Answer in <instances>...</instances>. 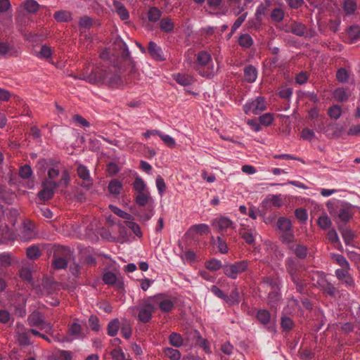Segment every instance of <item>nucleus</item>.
Segmentation results:
<instances>
[{
	"mask_svg": "<svg viewBox=\"0 0 360 360\" xmlns=\"http://www.w3.org/2000/svg\"><path fill=\"white\" fill-rule=\"evenodd\" d=\"M350 269H338L335 271V276L340 280L344 282L349 287L354 286V281L349 274Z\"/></svg>",
	"mask_w": 360,
	"mask_h": 360,
	"instance_id": "13",
	"label": "nucleus"
},
{
	"mask_svg": "<svg viewBox=\"0 0 360 360\" xmlns=\"http://www.w3.org/2000/svg\"><path fill=\"white\" fill-rule=\"evenodd\" d=\"M54 18L58 22H68L71 20L72 15L67 11H58L54 13Z\"/></svg>",
	"mask_w": 360,
	"mask_h": 360,
	"instance_id": "30",
	"label": "nucleus"
},
{
	"mask_svg": "<svg viewBox=\"0 0 360 360\" xmlns=\"http://www.w3.org/2000/svg\"><path fill=\"white\" fill-rule=\"evenodd\" d=\"M284 18V13L280 8H275L272 11L271 18L277 22L281 21Z\"/></svg>",
	"mask_w": 360,
	"mask_h": 360,
	"instance_id": "63",
	"label": "nucleus"
},
{
	"mask_svg": "<svg viewBox=\"0 0 360 360\" xmlns=\"http://www.w3.org/2000/svg\"><path fill=\"white\" fill-rule=\"evenodd\" d=\"M257 319L261 323L266 325L270 321L271 314L266 309H259L257 313Z\"/></svg>",
	"mask_w": 360,
	"mask_h": 360,
	"instance_id": "32",
	"label": "nucleus"
},
{
	"mask_svg": "<svg viewBox=\"0 0 360 360\" xmlns=\"http://www.w3.org/2000/svg\"><path fill=\"white\" fill-rule=\"evenodd\" d=\"M27 256L31 259H35L40 255V250L36 246H31L27 249Z\"/></svg>",
	"mask_w": 360,
	"mask_h": 360,
	"instance_id": "54",
	"label": "nucleus"
},
{
	"mask_svg": "<svg viewBox=\"0 0 360 360\" xmlns=\"http://www.w3.org/2000/svg\"><path fill=\"white\" fill-rule=\"evenodd\" d=\"M349 43H354L359 38L360 28L359 26H351L347 31Z\"/></svg>",
	"mask_w": 360,
	"mask_h": 360,
	"instance_id": "26",
	"label": "nucleus"
},
{
	"mask_svg": "<svg viewBox=\"0 0 360 360\" xmlns=\"http://www.w3.org/2000/svg\"><path fill=\"white\" fill-rule=\"evenodd\" d=\"M151 200L150 193L148 191L137 193L135 201L139 206L146 205Z\"/></svg>",
	"mask_w": 360,
	"mask_h": 360,
	"instance_id": "21",
	"label": "nucleus"
},
{
	"mask_svg": "<svg viewBox=\"0 0 360 360\" xmlns=\"http://www.w3.org/2000/svg\"><path fill=\"white\" fill-rule=\"evenodd\" d=\"M266 101L263 97L259 96L254 100L248 101L243 106L245 114L259 115L266 110Z\"/></svg>",
	"mask_w": 360,
	"mask_h": 360,
	"instance_id": "7",
	"label": "nucleus"
},
{
	"mask_svg": "<svg viewBox=\"0 0 360 360\" xmlns=\"http://www.w3.org/2000/svg\"><path fill=\"white\" fill-rule=\"evenodd\" d=\"M20 276L26 281H30L32 279V271L30 267H22L20 271Z\"/></svg>",
	"mask_w": 360,
	"mask_h": 360,
	"instance_id": "64",
	"label": "nucleus"
},
{
	"mask_svg": "<svg viewBox=\"0 0 360 360\" xmlns=\"http://www.w3.org/2000/svg\"><path fill=\"white\" fill-rule=\"evenodd\" d=\"M160 138L169 148H174L176 145L174 139L169 135L162 133Z\"/></svg>",
	"mask_w": 360,
	"mask_h": 360,
	"instance_id": "51",
	"label": "nucleus"
},
{
	"mask_svg": "<svg viewBox=\"0 0 360 360\" xmlns=\"http://www.w3.org/2000/svg\"><path fill=\"white\" fill-rule=\"evenodd\" d=\"M241 235L247 243L251 244L255 241L257 232L255 230L247 229L244 230L243 232L241 233Z\"/></svg>",
	"mask_w": 360,
	"mask_h": 360,
	"instance_id": "38",
	"label": "nucleus"
},
{
	"mask_svg": "<svg viewBox=\"0 0 360 360\" xmlns=\"http://www.w3.org/2000/svg\"><path fill=\"white\" fill-rule=\"evenodd\" d=\"M211 241L217 246L218 250L221 253L226 254L229 252V248L226 241L220 236H218L216 239L214 237H212Z\"/></svg>",
	"mask_w": 360,
	"mask_h": 360,
	"instance_id": "25",
	"label": "nucleus"
},
{
	"mask_svg": "<svg viewBox=\"0 0 360 360\" xmlns=\"http://www.w3.org/2000/svg\"><path fill=\"white\" fill-rule=\"evenodd\" d=\"M132 311H138V319L143 323H148L152 319L153 313L156 310L151 296L141 300L136 307L131 308Z\"/></svg>",
	"mask_w": 360,
	"mask_h": 360,
	"instance_id": "3",
	"label": "nucleus"
},
{
	"mask_svg": "<svg viewBox=\"0 0 360 360\" xmlns=\"http://www.w3.org/2000/svg\"><path fill=\"white\" fill-rule=\"evenodd\" d=\"M248 268V261L243 260L234 263H227L224 264L223 271L227 277L231 279H236L239 274L247 271Z\"/></svg>",
	"mask_w": 360,
	"mask_h": 360,
	"instance_id": "4",
	"label": "nucleus"
},
{
	"mask_svg": "<svg viewBox=\"0 0 360 360\" xmlns=\"http://www.w3.org/2000/svg\"><path fill=\"white\" fill-rule=\"evenodd\" d=\"M169 343L175 347H179L183 345V338L181 335L176 333H172L169 337Z\"/></svg>",
	"mask_w": 360,
	"mask_h": 360,
	"instance_id": "37",
	"label": "nucleus"
},
{
	"mask_svg": "<svg viewBox=\"0 0 360 360\" xmlns=\"http://www.w3.org/2000/svg\"><path fill=\"white\" fill-rule=\"evenodd\" d=\"M35 236L33 226L30 224H24L19 233L20 238L22 241H28L32 239Z\"/></svg>",
	"mask_w": 360,
	"mask_h": 360,
	"instance_id": "15",
	"label": "nucleus"
},
{
	"mask_svg": "<svg viewBox=\"0 0 360 360\" xmlns=\"http://www.w3.org/2000/svg\"><path fill=\"white\" fill-rule=\"evenodd\" d=\"M120 328V321L117 319H114L108 324V335L110 336H115L117 335Z\"/></svg>",
	"mask_w": 360,
	"mask_h": 360,
	"instance_id": "27",
	"label": "nucleus"
},
{
	"mask_svg": "<svg viewBox=\"0 0 360 360\" xmlns=\"http://www.w3.org/2000/svg\"><path fill=\"white\" fill-rule=\"evenodd\" d=\"M336 77L340 82H346L349 79L348 72L345 68H340L337 72Z\"/></svg>",
	"mask_w": 360,
	"mask_h": 360,
	"instance_id": "56",
	"label": "nucleus"
},
{
	"mask_svg": "<svg viewBox=\"0 0 360 360\" xmlns=\"http://www.w3.org/2000/svg\"><path fill=\"white\" fill-rule=\"evenodd\" d=\"M277 227L281 233L283 242L290 243L293 240L294 233L292 230V224L290 219L280 217L277 221Z\"/></svg>",
	"mask_w": 360,
	"mask_h": 360,
	"instance_id": "5",
	"label": "nucleus"
},
{
	"mask_svg": "<svg viewBox=\"0 0 360 360\" xmlns=\"http://www.w3.org/2000/svg\"><path fill=\"white\" fill-rule=\"evenodd\" d=\"M301 137L304 140L311 141L315 138V133L311 129H304L301 132Z\"/></svg>",
	"mask_w": 360,
	"mask_h": 360,
	"instance_id": "61",
	"label": "nucleus"
},
{
	"mask_svg": "<svg viewBox=\"0 0 360 360\" xmlns=\"http://www.w3.org/2000/svg\"><path fill=\"white\" fill-rule=\"evenodd\" d=\"M111 356L114 360H125V354L120 348H117L111 352Z\"/></svg>",
	"mask_w": 360,
	"mask_h": 360,
	"instance_id": "62",
	"label": "nucleus"
},
{
	"mask_svg": "<svg viewBox=\"0 0 360 360\" xmlns=\"http://www.w3.org/2000/svg\"><path fill=\"white\" fill-rule=\"evenodd\" d=\"M122 184L117 179H112L108 184V191L112 195H118L122 190Z\"/></svg>",
	"mask_w": 360,
	"mask_h": 360,
	"instance_id": "22",
	"label": "nucleus"
},
{
	"mask_svg": "<svg viewBox=\"0 0 360 360\" xmlns=\"http://www.w3.org/2000/svg\"><path fill=\"white\" fill-rule=\"evenodd\" d=\"M205 266L207 269L216 271L219 270L220 269H223L224 265L221 262L217 259L212 258L205 263Z\"/></svg>",
	"mask_w": 360,
	"mask_h": 360,
	"instance_id": "24",
	"label": "nucleus"
},
{
	"mask_svg": "<svg viewBox=\"0 0 360 360\" xmlns=\"http://www.w3.org/2000/svg\"><path fill=\"white\" fill-rule=\"evenodd\" d=\"M58 185L53 181L45 180L42 184V190L39 192L38 197L43 201L51 199L53 194L54 190Z\"/></svg>",
	"mask_w": 360,
	"mask_h": 360,
	"instance_id": "11",
	"label": "nucleus"
},
{
	"mask_svg": "<svg viewBox=\"0 0 360 360\" xmlns=\"http://www.w3.org/2000/svg\"><path fill=\"white\" fill-rule=\"evenodd\" d=\"M109 207H110V210L113 213H115V214H117L120 217L125 219V221H130L131 219H134V217H132V215H131L130 214H129V213H127V212L120 210V208H118L116 206L110 205L109 206Z\"/></svg>",
	"mask_w": 360,
	"mask_h": 360,
	"instance_id": "31",
	"label": "nucleus"
},
{
	"mask_svg": "<svg viewBox=\"0 0 360 360\" xmlns=\"http://www.w3.org/2000/svg\"><path fill=\"white\" fill-rule=\"evenodd\" d=\"M329 117L334 120H338L342 115V108L337 105L331 106L328 111Z\"/></svg>",
	"mask_w": 360,
	"mask_h": 360,
	"instance_id": "44",
	"label": "nucleus"
},
{
	"mask_svg": "<svg viewBox=\"0 0 360 360\" xmlns=\"http://www.w3.org/2000/svg\"><path fill=\"white\" fill-rule=\"evenodd\" d=\"M210 227L206 224H198L192 225L188 230L186 234L193 237L195 235H206L210 233Z\"/></svg>",
	"mask_w": 360,
	"mask_h": 360,
	"instance_id": "14",
	"label": "nucleus"
},
{
	"mask_svg": "<svg viewBox=\"0 0 360 360\" xmlns=\"http://www.w3.org/2000/svg\"><path fill=\"white\" fill-rule=\"evenodd\" d=\"M148 52L150 56L157 60H163L164 56L162 49L155 42L150 41L148 44Z\"/></svg>",
	"mask_w": 360,
	"mask_h": 360,
	"instance_id": "16",
	"label": "nucleus"
},
{
	"mask_svg": "<svg viewBox=\"0 0 360 360\" xmlns=\"http://www.w3.org/2000/svg\"><path fill=\"white\" fill-rule=\"evenodd\" d=\"M264 282L269 285L273 290L269 293L268 295V304L271 309H276L279 306V302L281 300V295L276 288L275 287L276 283H274L270 278H266Z\"/></svg>",
	"mask_w": 360,
	"mask_h": 360,
	"instance_id": "10",
	"label": "nucleus"
},
{
	"mask_svg": "<svg viewBox=\"0 0 360 360\" xmlns=\"http://www.w3.org/2000/svg\"><path fill=\"white\" fill-rule=\"evenodd\" d=\"M37 56L40 58H49L52 56V51L49 46H42Z\"/></svg>",
	"mask_w": 360,
	"mask_h": 360,
	"instance_id": "53",
	"label": "nucleus"
},
{
	"mask_svg": "<svg viewBox=\"0 0 360 360\" xmlns=\"http://www.w3.org/2000/svg\"><path fill=\"white\" fill-rule=\"evenodd\" d=\"M39 4L35 0H26L25 2V9L32 13H34L38 11Z\"/></svg>",
	"mask_w": 360,
	"mask_h": 360,
	"instance_id": "40",
	"label": "nucleus"
},
{
	"mask_svg": "<svg viewBox=\"0 0 360 360\" xmlns=\"http://www.w3.org/2000/svg\"><path fill=\"white\" fill-rule=\"evenodd\" d=\"M332 258L338 264L342 267L341 269H350L349 262L343 255L339 254H333Z\"/></svg>",
	"mask_w": 360,
	"mask_h": 360,
	"instance_id": "35",
	"label": "nucleus"
},
{
	"mask_svg": "<svg viewBox=\"0 0 360 360\" xmlns=\"http://www.w3.org/2000/svg\"><path fill=\"white\" fill-rule=\"evenodd\" d=\"M133 186L134 190L137 192V193L148 191L146 183L140 177H136L135 179V181L133 184Z\"/></svg>",
	"mask_w": 360,
	"mask_h": 360,
	"instance_id": "34",
	"label": "nucleus"
},
{
	"mask_svg": "<svg viewBox=\"0 0 360 360\" xmlns=\"http://www.w3.org/2000/svg\"><path fill=\"white\" fill-rule=\"evenodd\" d=\"M163 352L170 360H179L181 358V353L176 349L167 347L164 349Z\"/></svg>",
	"mask_w": 360,
	"mask_h": 360,
	"instance_id": "36",
	"label": "nucleus"
},
{
	"mask_svg": "<svg viewBox=\"0 0 360 360\" xmlns=\"http://www.w3.org/2000/svg\"><path fill=\"white\" fill-rule=\"evenodd\" d=\"M125 223L127 227L129 228L136 236L139 238L142 236L141 228L138 224L134 221V219H131L130 221H126Z\"/></svg>",
	"mask_w": 360,
	"mask_h": 360,
	"instance_id": "46",
	"label": "nucleus"
},
{
	"mask_svg": "<svg viewBox=\"0 0 360 360\" xmlns=\"http://www.w3.org/2000/svg\"><path fill=\"white\" fill-rule=\"evenodd\" d=\"M238 43L241 46L249 48L252 44L253 40L248 34H243L240 35Z\"/></svg>",
	"mask_w": 360,
	"mask_h": 360,
	"instance_id": "45",
	"label": "nucleus"
},
{
	"mask_svg": "<svg viewBox=\"0 0 360 360\" xmlns=\"http://www.w3.org/2000/svg\"><path fill=\"white\" fill-rule=\"evenodd\" d=\"M354 233L350 229H345L342 233V238L345 241V245H350L352 240L354 238Z\"/></svg>",
	"mask_w": 360,
	"mask_h": 360,
	"instance_id": "58",
	"label": "nucleus"
},
{
	"mask_svg": "<svg viewBox=\"0 0 360 360\" xmlns=\"http://www.w3.org/2000/svg\"><path fill=\"white\" fill-rule=\"evenodd\" d=\"M85 79L91 84H105L111 88H118L122 85L120 76L106 68L95 69Z\"/></svg>",
	"mask_w": 360,
	"mask_h": 360,
	"instance_id": "1",
	"label": "nucleus"
},
{
	"mask_svg": "<svg viewBox=\"0 0 360 360\" xmlns=\"http://www.w3.org/2000/svg\"><path fill=\"white\" fill-rule=\"evenodd\" d=\"M260 124L264 126L270 125L274 121V116L271 113L267 112L261 115L259 118Z\"/></svg>",
	"mask_w": 360,
	"mask_h": 360,
	"instance_id": "52",
	"label": "nucleus"
},
{
	"mask_svg": "<svg viewBox=\"0 0 360 360\" xmlns=\"http://www.w3.org/2000/svg\"><path fill=\"white\" fill-rule=\"evenodd\" d=\"M151 297L156 309L159 308L163 312H169L174 307V301L165 294L160 293Z\"/></svg>",
	"mask_w": 360,
	"mask_h": 360,
	"instance_id": "8",
	"label": "nucleus"
},
{
	"mask_svg": "<svg viewBox=\"0 0 360 360\" xmlns=\"http://www.w3.org/2000/svg\"><path fill=\"white\" fill-rule=\"evenodd\" d=\"M286 269L288 273L290 275L291 279L296 285L298 291L302 292L303 290L304 283L300 279L297 274L299 269V265L291 259H288L286 261Z\"/></svg>",
	"mask_w": 360,
	"mask_h": 360,
	"instance_id": "9",
	"label": "nucleus"
},
{
	"mask_svg": "<svg viewBox=\"0 0 360 360\" xmlns=\"http://www.w3.org/2000/svg\"><path fill=\"white\" fill-rule=\"evenodd\" d=\"M245 79L250 83L254 82L257 77V70L252 65H248L244 69Z\"/></svg>",
	"mask_w": 360,
	"mask_h": 360,
	"instance_id": "20",
	"label": "nucleus"
},
{
	"mask_svg": "<svg viewBox=\"0 0 360 360\" xmlns=\"http://www.w3.org/2000/svg\"><path fill=\"white\" fill-rule=\"evenodd\" d=\"M290 31L297 36H302L306 32V27L302 23L295 22L291 25Z\"/></svg>",
	"mask_w": 360,
	"mask_h": 360,
	"instance_id": "41",
	"label": "nucleus"
},
{
	"mask_svg": "<svg viewBox=\"0 0 360 360\" xmlns=\"http://www.w3.org/2000/svg\"><path fill=\"white\" fill-rule=\"evenodd\" d=\"M161 12L158 8L153 7L150 8L148 13V18L150 21L155 22L160 19Z\"/></svg>",
	"mask_w": 360,
	"mask_h": 360,
	"instance_id": "49",
	"label": "nucleus"
},
{
	"mask_svg": "<svg viewBox=\"0 0 360 360\" xmlns=\"http://www.w3.org/2000/svg\"><path fill=\"white\" fill-rule=\"evenodd\" d=\"M348 94L343 88H338L333 92V97L335 101L342 102L348 98Z\"/></svg>",
	"mask_w": 360,
	"mask_h": 360,
	"instance_id": "39",
	"label": "nucleus"
},
{
	"mask_svg": "<svg viewBox=\"0 0 360 360\" xmlns=\"http://www.w3.org/2000/svg\"><path fill=\"white\" fill-rule=\"evenodd\" d=\"M353 215L352 209L349 206H345L340 208L338 214L339 219L344 222H348Z\"/></svg>",
	"mask_w": 360,
	"mask_h": 360,
	"instance_id": "18",
	"label": "nucleus"
},
{
	"mask_svg": "<svg viewBox=\"0 0 360 360\" xmlns=\"http://www.w3.org/2000/svg\"><path fill=\"white\" fill-rule=\"evenodd\" d=\"M224 301L230 305L238 304L240 302L238 292L237 290H233L229 296L226 295V298L224 299Z\"/></svg>",
	"mask_w": 360,
	"mask_h": 360,
	"instance_id": "42",
	"label": "nucleus"
},
{
	"mask_svg": "<svg viewBox=\"0 0 360 360\" xmlns=\"http://www.w3.org/2000/svg\"><path fill=\"white\" fill-rule=\"evenodd\" d=\"M195 70L200 76L208 79L212 78L217 72V70L214 68L211 55L205 51L198 53Z\"/></svg>",
	"mask_w": 360,
	"mask_h": 360,
	"instance_id": "2",
	"label": "nucleus"
},
{
	"mask_svg": "<svg viewBox=\"0 0 360 360\" xmlns=\"http://www.w3.org/2000/svg\"><path fill=\"white\" fill-rule=\"evenodd\" d=\"M156 186L158 191V193L160 195H162L166 190V184L165 183L164 179L161 176H158L156 178Z\"/></svg>",
	"mask_w": 360,
	"mask_h": 360,
	"instance_id": "60",
	"label": "nucleus"
},
{
	"mask_svg": "<svg viewBox=\"0 0 360 360\" xmlns=\"http://www.w3.org/2000/svg\"><path fill=\"white\" fill-rule=\"evenodd\" d=\"M281 326L283 330L288 331L293 328L294 322L290 318L283 316L281 318Z\"/></svg>",
	"mask_w": 360,
	"mask_h": 360,
	"instance_id": "47",
	"label": "nucleus"
},
{
	"mask_svg": "<svg viewBox=\"0 0 360 360\" xmlns=\"http://www.w3.org/2000/svg\"><path fill=\"white\" fill-rule=\"evenodd\" d=\"M116 11L122 20H127L129 17V12L126 8L120 2L115 1L114 3Z\"/></svg>",
	"mask_w": 360,
	"mask_h": 360,
	"instance_id": "33",
	"label": "nucleus"
},
{
	"mask_svg": "<svg viewBox=\"0 0 360 360\" xmlns=\"http://www.w3.org/2000/svg\"><path fill=\"white\" fill-rule=\"evenodd\" d=\"M32 174V170L30 165H25L19 171V175L23 179H28Z\"/></svg>",
	"mask_w": 360,
	"mask_h": 360,
	"instance_id": "57",
	"label": "nucleus"
},
{
	"mask_svg": "<svg viewBox=\"0 0 360 360\" xmlns=\"http://www.w3.org/2000/svg\"><path fill=\"white\" fill-rule=\"evenodd\" d=\"M291 250L300 258H304L307 255V248L306 246L300 244H295L291 246Z\"/></svg>",
	"mask_w": 360,
	"mask_h": 360,
	"instance_id": "29",
	"label": "nucleus"
},
{
	"mask_svg": "<svg viewBox=\"0 0 360 360\" xmlns=\"http://www.w3.org/2000/svg\"><path fill=\"white\" fill-rule=\"evenodd\" d=\"M211 224L214 229H216L219 233H223L226 231L229 228L231 227L233 222L229 218L220 216L212 219Z\"/></svg>",
	"mask_w": 360,
	"mask_h": 360,
	"instance_id": "12",
	"label": "nucleus"
},
{
	"mask_svg": "<svg viewBox=\"0 0 360 360\" xmlns=\"http://www.w3.org/2000/svg\"><path fill=\"white\" fill-rule=\"evenodd\" d=\"M28 324L32 327H37L46 333L52 331L53 326L44 320L43 314L39 311L32 312L27 319Z\"/></svg>",
	"mask_w": 360,
	"mask_h": 360,
	"instance_id": "6",
	"label": "nucleus"
},
{
	"mask_svg": "<svg viewBox=\"0 0 360 360\" xmlns=\"http://www.w3.org/2000/svg\"><path fill=\"white\" fill-rule=\"evenodd\" d=\"M174 25L169 18H164L160 20V27L165 32H171L174 29Z\"/></svg>",
	"mask_w": 360,
	"mask_h": 360,
	"instance_id": "28",
	"label": "nucleus"
},
{
	"mask_svg": "<svg viewBox=\"0 0 360 360\" xmlns=\"http://www.w3.org/2000/svg\"><path fill=\"white\" fill-rule=\"evenodd\" d=\"M175 81L181 86H189L194 82L193 76L187 74L178 73L173 75Z\"/></svg>",
	"mask_w": 360,
	"mask_h": 360,
	"instance_id": "17",
	"label": "nucleus"
},
{
	"mask_svg": "<svg viewBox=\"0 0 360 360\" xmlns=\"http://www.w3.org/2000/svg\"><path fill=\"white\" fill-rule=\"evenodd\" d=\"M103 280L105 284L113 285L117 281V276L115 274L108 271L104 274Z\"/></svg>",
	"mask_w": 360,
	"mask_h": 360,
	"instance_id": "55",
	"label": "nucleus"
},
{
	"mask_svg": "<svg viewBox=\"0 0 360 360\" xmlns=\"http://www.w3.org/2000/svg\"><path fill=\"white\" fill-rule=\"evenodd\" d=\"M344 10L348 13L351 14L356 10V5L353 0H346L344 3Z\"/></svg>",
	"mask_w": 360,
	"mask_h": 360,
	"instance_id": "59",
	"label": "nucleus"
},
{
	"mask_svg": "<svg viewBox=\"0 0 360 360\" xmlns=\"http://www.w3.org/2000/svg\"><path fill=\"white\" fill-rule=\"evenodd\" d=\"M318 225L322 229H327L331 226V220L327 214H323L318 219Z\"/></svg>",
	"mask_w": 360,
	"mask_h": 360,
	"instance_id": "43",
	"label": "nucleus"
},
{
	"mask_svg": "<svg viewBox=\"0 0 360 360\" xmlns=\"http://www.w3.org/2000/svg\"><path fill=\"white\" fill-rule=\"evenodd\" d=\"M77 174L80 179L88 181V186L92 184L89 170L87 169L86 167L82 165H79L77 167Z\"/></svg>",
	"mask_w": 360,
	"mask_h": 360,
	"instance_id": "23",
	"label": "nucleus"
},
{
	"mask_svg": "<svg viewBox=\"0 0 360 360\" xmlns=\"http://www.w3.org/2000/svg\"><path fill=\"white\" fill-rule=\"evenodd\" d=\"M82 326L77 320L72 322L68 328L69 335L73 336L74 339H79L82 338Z\"/></svg>",
	"mask_w": 360,
	"mask_h": 360,
	"instance_id": "19",
	"label": "nucleus"
},
{
	"mask_svg": "<svg viewBox=\"0 0 360 360\" xmlns=\"http://www.w3.org/2000/svg\"><path fill=\"white\" fill-rule=\"evenodd\" d=\"M53 265L58 269H65L68 266V262L66 259L55 255L53 261Z\"/></svg>",
	"mask_w": 360,
	"mask_h": 360,
	"instance_id": "48",
	"label": "nucleus"
},
{
	"mask_svg": "<svg viewBox=\"0 0 360 360\" xmlns=\"http://www.w3.org/2000/svg\"><path fill=\"white\" fill-rule=\"evenodd\" d=\"M89 323L91 329L94 331L98 332L101 328L99 319L94 315L90 316L89 318Z\"/></svg>",
	"mask_w": 360,
	"mask_h": 360,
	"instance_id": "50",
	"label": "nucleus"
}]
</instances>
